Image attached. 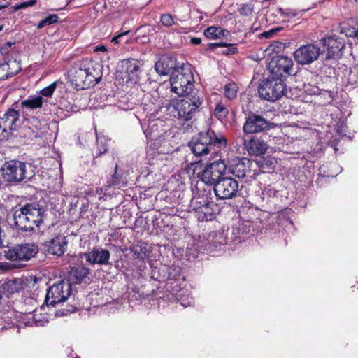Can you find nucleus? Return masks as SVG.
Returning <instances> with one entry per match:
<instances>
[{
	"label": "nucleus",
	"mask_w": 358,
	"mask_h": 358,
	"mask_svg": "<svg viewBox=\"0 0 358 358\" xmlns=\"http://www.w3.org/2000/svg\"><path fill=\"white\" fill-rule=\"evenodd\" d=\"M102 75L101 66L87 58L77 61L69 71V80L77 90L95 86L101 81Z\"/></svg>",
	"instance_id": "obj_1"
},
{
	"label": "nucleus",
	"mask_w": 358,
	"mask_h": 358,
	"mask_svg": "<svg viewBox=\"0 0 358 358\" xmlns=\"http://www.w3.org/2000/svg\"><path fill=\"white\" fill-rule=\"evenodd\" d=\"M45 212L38 203H26L14 212V225L22 231H34L43 222Z\"/></svg>",
	"instance_id": "obj_2"
},
{
	"label": "nucleus",
	"mask_w": 358,
	"mask_h": 358,
	"mask_svg": "<svg viewBox=\"0 0 358 358\" xmlns=\"http://www.w3.org/2000/svg\"><path fill=\"white\" fill-rule=\"evenodd\" d=\"M227 145L226 139L222 136H217L212 130L200 132L192 137L188 143L192 153L197 157L205 156L209 153L215 154L217 149H221Z\"/></svg>",
	"instance_id": "obj_3"
},
{
	"label": "nucleus",
	"mask_w": 358,
	"mask_h": 358,
	"mask_svg": "<svg viewBox=\"0 0 358 358\" xmlns=\"http://www.w3.org/2000/svg\"><path fill=\"white\" fill-rule=\"evenodd\" d=\"M183 99L180 100L174 106L176 114L174 117L183 122L182 128L188 131L192 128L193 117L197 109L203 103L202 96L199 93H189L187 95L182 96Z\"/></svg>",
	"instance_id": "obj_4"
},
{
	"label": "nucleus",
	"mask_w": 358,
	"mask_h": 358,
	"mask_svg": "<svg viewBox=\"0 0 358 358\" xmlns=\"http://www.w3.org/2000/svg\"><path fill=\"white\" fill-rule=\"evenodd\" d=\"M3 180L10 184H18L31 179L34 173L29 164L19 160L6 162L1 167Z\"/></svg>",
	"instance_id": "obj_5"
},
{
	"label": "nucleus",
	"mask_w": 358,
	"mask_h": 358,
	"mask_svg": "<svg viewBox=\"0 0 358 358\" xmlns=\"http://www.w3.org/2000/svg\"><path fill=\"white\" fill-rule=\"evenodd\" d=\"M38 251V245L36 243L29 242L8 246L3 250V254L6 259L19 263L15 267H22L24 264L20 262H29L36 256Z\"/></svg>",
	"instance_id": "obj_6"
},
{
	"label": "nucleus",
	"mask_w": 358,
	"mask_h": 358,
	"mask_svg": "<svg viewBox=\"0 0 358 358\" xmlns=\"http://www.w3.org/2000/svg\"><path fill=\"white\" fill-rule=\"evenodd\" d=\"M286 85L280 78L268 77L262 81L258 87L259 96L268 101H275L285 94Z\"/></svg>",
	"instance_id": "obj_7"
},
{
	"label": "nucleus",
	"mask_w": 358,
	"mask_h": 358,
	"mask_svg": "<svg viewBox=\"0 0 358 358\" xmlns=\"http://www.w3.org/2000/svg\"><path fill=\"white\" fill-rule=\"evenodd\" d=\"M227 170V165L222 160H216L208 164L204 169L197 173L198 178L207 185L215 187L222 179Z\"/></svg>",
	"instance_id": "obj_8"
},
{
	"label": "nucleus",
	"mask_w": 358,
	"mask_h": 358,
	"mask_svg": "<svg viewBox=\"0 0 358 358\" xmlns=\"http://www.w3.org/2000/svg\"><path fill=\"white\" fill-rule=\"evenodd\" d=\"M71 293V284L69 280H62L51 285L47 292L45 302L48 306H55L64 302Z\"/></svg>",
	"instance_id": "obj_9"
},
{
	"label": "nucleus",
	"mask_w": 358,
	"mask_h": 358,
	"mask_svg": "<svg viewBox=\"0 0 358 358\" xmlns=\"http://www.w3.org/2000/svg\"><path fill=\"white\" fill-rule=\"evenodd\" d=\"M171 91L179 96L187 95L189 93H199L193 90L194 78L190 72H182L180 70L170 78Z\"/></svg>",
	"instance_id": "obj_10"
},
{
	"label": "nucleus",
	"mask_w": 358,
	"mask_h": 358,
	"mask_svg": "<svg viewBox=\"0 0 358 358\" xmlns=\"http://www.w3.org/2000/svg\"><path fill=\"white\" fill-rule=\"evenodd\" d=\"M272 124L262 115L250 111L245 116L243 131L245 134L262 133L272 128Z\"/></svg>",
	"instance_id": "obj_11"
},
{
	"label": "nucleus",
	"mask_w": 358,
	"mask_h": 358,
	"mask_svg": "<svg viewBox=\"0 0 358 358\" xmlns=\"http://www.w3.org/2000/svg\"><path fill=\"white\" fill-rule=\"evenodd\" d=\"M293 61L292 58L284 55L273 56L268 63V69L272 76L286 78L292 74Z\"/></svg>",
	"instance_id": "obj_12"
},
{
	"label": "nucleus",
	"mask_w": 358,
	"mask_h": 358,
	"mask_svg": "<svg viewBox=\"0 0 358 358\" xmlns=\"http://www.w3.org/2000/svg\"><path fill=\"white\" fill-rule=\"evenodd\" d=\"M192 210L199 222L212 220L214 217V204L206 196H199L192 200Z\"/></svg>",
	"instance_id": "obj_13"
},
{
	"label": "nucleus",
	"mask_w": 358,
	"mask_h": 358,
	"mask_svg": "<svg viewBox=\"0 0 358 358\" xmlns=\"http://www.w3.org/2000/svg\"><path fill=\"white\" fill-rule=\"evenodd\" d=\"M215 196L219 199H230L237 196L238 183L231 177L224 176L213 188Z\"/></svg>",
	"instance_id": "obj_14"
},
{
	"label": "nucleus",
	"mask_w": 358,
	"mask_h": 358,
	"mask_svg": "<svg viewBox=\"0 0 358 358\" xmlns=\"http://www.w3.org/2000/svg\"><path fill=\"white\" fill-rule=\"evenodd\" d=\"M321 54V49L319 46L308 43L300 46L294 52L295 61L302 66L308 65L316 61Z\"/></svg>",
	"instance_id": "obj_15"
},
{
	"label": "nucleus",
	"mask_w": 358,
	"mask_h": 358,
	"mask_svg": "<svg viewBox=\"0 0 358 358\" xmlns=\"http://www.w3.org/2000/svg\"><path fill=\"white\" fill-rule=\"evenodd\" d=\"M162 272L166 273V275L164 274L162 278L159 277L154 278L157 280H173L170 282V287L173 292H178L181 290V285L180 281L185 280V276L182 275V269L178 265L173 263L171 266H163L162 268L159 269Z\"/></svg>",
	"instance_id": "obj_16"
},
{
	"label": "nucleus",
	"mask_w": 358,
	"mask_h": 358,
	"mask_svg": "<svg viewBox=\"0 0 358 358\" xmlns=\"http://www.w3.org/2000/svg\"><path fill=\"white\" fill-rule=\"evenodd\" d=\"M180 69L184 70L183 67L178 66L176 58L166 55L162 56L155 65V71L160 76L170 75L171 77Z\"/></svg>",
	"instance_id": "obj_17"
},
{
	"label": "nucleus",
	"mask_w": 358,
	"mask_h": 358,
	"mask_svg": "<svg viewBox=\"0 0 358 358\" xmlns=\"http://www.w3.org/2000/svg\"><path fill=\"white\" fill-rule=\"evenodd\" d=\"M321 41L323 45L326 46L328 50L325 60L324 61V64L327 65L328 61L333 59L343 50L345 46V42L342 38L336 35L323 38Z\"/></svg>",
	"instance_id": "obj_18"
},
{
	"label": "nucleus",
	"mask_w": 358,
	"mask_h": 358,
	"mask_svg": "<svg viewBox=\"0 0 358 358\" xmlns=\"http://www.w3.org/2000/svg\"><path fill=\"white\" fill-rule=\"evenodd\" d=\"M245 149L250 155L259 156L266 152L268 145L262 137H250L243 139Z\"/></svg>",
	"instance_id": "obj_19"
},
{
	"label": "nucleus",
	"mask_w": 358,
	"mask_h": 358,
	"mask_svg": "<svg viewBox=\"0 0 358 358\" xmlns=\"http://www.w3.org/2000/svg\"><path fill=\"white\" fill-rule=\"evenodd\" d=\"M252 162L248 158H236L232 160L229 172L238 178H244L251 173Z\"/></svg>",
	"instance_id": "obj_20"
},
{
	"label": "nucleus",
	"mask_w": 358,
	"mask_h": 358,
	"mask_svg": "<svg viewBox=\"0 0 358 358\" xmlns=\"http://www.w3.org/2000/svg\"><path fill=\"white\" fill-rule=\"evenodd\" d=\"M86 261L91 264L108 265L110 253L101 248H94L90 252L83 254Z\"/></svg>",
	"instance_id": "obj_21"
},
{
	"label": "nucleus",
	"mask_w": 358,
	"mask_h": 358,
	"mask_svg": "<svg viewBox=\"0 0 358 358\" xmlns=\"http://www.w3.org/2000/svg\"><path fill=\"white\" fill-rule=\"evenodd\" d=\"M66 238L63 235H57L55 238L45 241L43 244L44 249L49 254L62 256L66 251L67 245Z\"/></svg>",
	"instance_id": "obj_22"
},
{
	"label": "nucleus",
	"mask_w": 358,
	"mask_h": 358,
	"mask_svg": "<svg viewBox=\"0 0 358 358\" xmlns=\"http://www.w3.org/2000/svg\"><path fill=\"white\" fill-rule=\"evenodd\" d=\"M278 192L270 185L264 187L262 189V199L265 203L262 206L266 208L270 213H274L280 210V207L276 206V201L278 200Z\"/></svg>",
	"instance_id": "obj_23"
},
{
	"label": "nucleus",
	"mask_w": 358,
	"mask_h": 358,
	"mask_svg": "<svg viewBox=\"0 0 358 358\" xmlns=\"http://www.w3.org/2000/svg\"><path fill=\"white\" fill-rule=\"evenodd\" d=\"M166 131L164 122L162 120H150L148 128L145 131L147 138L156 140L161 137Z\"/></svg>",
	"instance_id": "obj_24"
},
{
	"label": "nucleus",
	"mask_w": 358,
	"mask_h": 358,
	"mask_svg": "<svg viewBox=\"0 0 358 358\" xmlns=\"http://www.w3.org/2000/svg\"><path fill=\"white\" fill-rule=\"evenodd\" d=\"M19 120V111L14 108H9L3 113V116L0 117L1 122L3 124L4 127L7 128L10 133L16 129Z\"/></svg>",
	"instance_id": "obj_25"
},
{
	"label": "nucleus",
	"mask_w": 358,
	"mask_h": 358,
	"mask_svg": "<svg viewBox=\"0 0 358 358\" xmlns=\"http://www.w3.org/2000/svg\"><path fill=\"white\" fill-rule=\"evenodd\" d=\"M21 69L20 62L17 60L10 59L8 62L0 64V80H6L16 75Z\"/></svg>",
	"instance_id": "obj_26"
},
{
	"label": "nucleus",
	"mask_w": 358,
	"mask_h": 358,
	"mask_svg": "<svg viewBox=\"0 0 358 358\" xmlns=\"http://www.w3.org/2000/svg\"><path fill=\"white\" fill-rule=\"evenodd\" d=\"M22 289V285L20 279L14 278L12 280L0 281V290L1 294L3 293L6 294L8 297L18 292Z\"/></svg>",
	"instance_id": "obj_27"
},
{
	"label": "nucleus",
	"mask_w": 358,
	"mask_h": 358,
	"mask_svg": "<svg viewBox=\"0 0 358 358\" xmlns=\"http://www.w3.org/2000/svg\"><path fill=\"white\" fill-rule=\"evenodd\" d=\"M227 238L225 237L224 232H212L208 235V245H206V250L212 251L217 250L219 247L227 243Z\"/></svg>",
	"instance_id": "obj_28"
},
{
	"label": "nucleus",
	"mask_w": 358,
	"mask_h": 358,
	"mask_svg": "<svg viewBox=\"0 0 358 358\" xmlns=\"http://www.w3.org/2000/svg\"><path fill=\"white\" fill-rule=\"evenodd\" d=\"M90 274V270L85 265L74 266L71 268L69 273L70 278L76 283H81L85 281L87 276Z\"/></svg>",
	"instance_id": "obj_29"
},
{
	"label": "nucleus",
	"mask_w": 358,
	"mask_h": 358,
	"mask_svg": "<svg viewBox=\"0 0 358 358\" xmlns=\"http://www.w3.org/2000/svg\"><path fill=\"white\" fill-rule=\"evenodd\" d=\"M131 250L135 258L141 260H144L151 257L152 248L146 243L136 245L131 248Z\"/></svg>",
	"instance_id": "obj_30"
},
{
	"label": "nucleus",
	"mask_w": 358,
	"mask_h": 358,
	"mask_svg": "<svg viewBox=\"0 0 358 358\" xmlns=\"http://www.w3.org/2000/svg\"><path fill=\"white\" fill-rule=\"evenodd\" d=\"M229 34L228 30L215 26L210 27L204 31V35L208 39H218Z\"/></svg>",
	"instance_id": "obj_31"
},
{
	"label": "nucleus",
	"mask_w": 358,
	"mask_h": 358,
	"mask_svg": "<svg viewBox=\"0 0 358 358\" xmlns=\"http://www.w3.org/2000/svg\"><path fill=\"white\" fill-rule=\"evenodd\" d=\"M43 99L41 96H29L28 99L21 102V106L30 110L41 108Z\"/></svg>",
	"instance_id": "obj_32"
},
{
	"label": "nucleus",
	"mask_w": 358,
	"mask_h": 358,
	"mask_svg": "<svg viewBox=\"0 0 358 358\" xmlns=\"http://www.w3.org/2000/svg\"><path fill=\"white\" fill-rule=\"evenodd\" d=\"M125 71L130 80L138 78L140 66L135 59H128L124 62Z\"/></svg>",
	"instance_id": "obj_33"
},
{
	"label": "nucleus",
	"mask_w": 358,
	"mask_h": 358,
	"mask_svg": "<svg viewBox=\"0 0 358 358\" xmlns=\"http://www.w3.org/2000/svg\"><path fill=\"white\" fill-rule=\"evenodd\" d=\"M108 139L105 136H96V144L93 150V155L95 158L101 156L108 151Z\"/></svg>",
	"instance_id": "obj_34"
},
{
	"label": "nucleus",
	"mask_w": 358,
	"mask_h": 358,
	"mask_svg": "<svg viewBox=\"0 0 358 358\" xmlns=\"http://www.w3.org/2000/svg\"><path fill=\"white\" fill-rule=\"evenodd\" d=\"M125 183V180H124L122 174L118 172V166L115 165L113 173L106 180V184L105 185L106 187H110L113 186H118L121 184L124 185Z\"/></svg>",
	"instance_id": "obj_35"
},
{
	"label": "nucleus",
	"mask_w": 358,
	"mask_h": 358,
	"mask_svg": "<svg viewBox=\"0 0 358 358\" xmlns=\"http://www.w3.org/2000/svg\"><path fill=\"white\" fill-rule=\"evenodd\" d=\"M231 231V237L229 238L232 241H236L241 239V236L246 234L245 229H244L243 224L238 222L234 224Z\"/></svg>",
	"instance_id": "obj_36"
},
{
	"label": "nucleus",
	"mask_w": 358,
	"mask_h": 358,
	"mask_svg": "<svg viewBox=\"0 0 358 358\" xmlns=\"http://www.w3.org/2000/svg\"><path fill=\"white\" fill-rule=\"evenodd\" d=\"M238 90V87L235 83H229L224 86V96L229 100H233L236 98Z\"/></svg>",
	"instance_id": "obj_37"
},
{
	"label": "nucleus",
	"mask_w": 358,
	"mask_h": 358,
	"mask_svg": "<svg viewBox=\"0 0 358 358\" xmlns=\"http://www.w3.org/2000/svg\"><path fill=\"white\" fill-rule=\"evenodd\" d=\"M59 22V17L56 14H50L44 19L41 20L37 24L38 29H42L45 27L56 24Z\"/></svg>",
	"instance_id": "obj_38"
},
{
	"label": "nucleus",
	"mask_w": 358,
	"mask_h": 358,
	"mask_svg": "<svg viewBox=\"0 0 358 358\" xmlns=\"http://www.w3.org/2000/svg\"><path fill=\"white\" fill-rule=\"evenodd\" d=\"M78 308L76 306L70 305L68 308H61L55 312L56 317L66 316L71 313L77 311Z\"/></svg>",
	"instance_id": "obj_39"
},
{
	"label": "nucleus",
	"mask_w": 358,
	"mask_h": 358,
	"mask_svg": "<svg viewBox=\"0 0 358 358\" xmlns=\"http://www.w3.org/2000/svg\"><path fill=\"white\" fill-rule=\"evenodd\" d=\"M57 83H58L57 81L53 82L50 85L42 89L40 91L41 94L43 96L50 97L52 95L54 91L55 90Z\"/></svg>",
	"instance_id": "obj_40"
},
{
	"label": "nucleus",
	"mask_w": 358,
	"mask_h": 358,
	"mask_svg": "<svg viewBox=\"0 0 358 358\" xmlns=\"http://www.w3.org/2000/svg\"><path fill=\"white\" fill-rule=\"evenodd\" d=\"M142 34V37H146L148 36H152L156 33L155 29L153 27L148 25H144L138 27L136 30Z\"/></svg>",
	"instance_id": "obj_41"
},
{
	"label": "nucleus",
	"mask_w": 358,
	"mask_h": 358,
	"mask_svg": "<svg viewBox=\"0 0 358 358\" xmlns=\"http://www.w3.org/2000/svg\"><path fill=\"white\" fill-rule=\"evenodd\" d=\"M37 0H27L23 2L18 3L13 6V9L16 11L21 9H25L28 7L34 6Z\"/></svg>",
	"instance_id": "obj_42"
},
{
	"label": "nucleus",
	"mask_w": 358,
	"mask_h": 358,
	"mask_svg": "<svg viewBox=\"0 0 358 358\" xmlns=\"http://www.w3.org/2000/svg\"><path fill=\"white\" fill-rule=\"evenodd\" d=\"M238 12L243 16H250L253 13V6L251 3H243L241 6Z\"/></svg>",
	"instance_id": "obj_43"
},
{
	"label": "nucleus",
	"mask_w": 358,
	"mask_h": 358,
	"mask_svg": "<svg viewBox=\"0 0 358 358\" xmlns=\"http://www.w3.org/2000/svg\"><path fill=\"white\" fill-rule=\"evenodd\" d=\"M160 22L166 27H171L175 23L173 17L170 14H162L160 17Z\"/></svg>",
	"instance_id": "obj_44"
},
{
	"label": "nucleus",
	"mask_w": 358,
	"mask_h": 358,
	"mask_svg": "<svg viewBox=\"0 0 358 358\" xmlns=\"http://www.w3.org/2000/svg\"><path fill=\"white\" fill-rule=\"evenodd\" d=\"M228 113L227 109L222 104H217L215 108V115L220 118L226 117Z\"/></svg>",
	"instance_id": "obj_45"
},
{
	"label": "nucleus",
	"mask_w": 358,
	"mask_h": 358,
	"mask_svg": "<svg viewBox=\"0 0 358 358\" xmlns=\"http://www.w3.org/2000/svg\"><path fill=\"white\" fill-rule=\"evenodd\" d=\"M278 11L282 16L287 17L289 19L293 18L296 16L295 12H294L293 10H289V9L285 10L282 8H279Z\"/></svg>",
	"instance_id": "obj_46"
},
{
	"label": "nucleus",
	"mask_w": 358,
	"mask_h": 358,
	"mask_svg": "<svg viewBox=\"0 0 358 358\" xmlns=\"http://www.w3.org/2000/svg\"><path fill=\"white\" fill-rule=\"evenodd\" d=\"M224 47L227 48L226 50L223 51V54L225 55H233L237 52V48L235 44H227Z\"/></svg>",
	"instance_id": "obj_47"
},
{
	"label": "nucleus",
	"mask_w": 358,
	"mask_h": 358,
	"mask_svg": "<svg viewBox=\"0 0 358 358\" xmlns=\"http://www.w3.org/2000/svg\"><path fill=\"white\" fill-rule=\"evenodd\" d=\"M282 29V27L274 28V29L269 30L268 31L264 32L263 36H265L266 38H271L275 33H276Z\"/></svg>",
	"instance_id": "obj_48"
},
{
	"label": "nucleus",
	"mask_w": 358,
	"mask_h": 358,
	"mask_svg": "<svg viewBox=\"0 0 358 358\" xmlns=\"http://www.w3.org/2000/svg\"><path fill=\"white\" fill-rule=\"evenodd\" d=\"M22 131L24 133V134L29 135V137L30 138L36 136V134L31 129L30 127H24L22 129Z\"/></svg>",
	"instance_id": "obj_49"
},
{
	"label": "nucleus",
	"mask_w": 358,
	"mask_h": 358,
	"mask_svg": "<svg viewBox=\"0 0 358 358\" xmlns=\"http://www.w3.org/2000/svg\"><path fill=\"white\" fill-rule=\"evenodd\" d=\"M225 45H227L226 43H209V45H208L209 48L213 49V50L216 49L219 47H223Z\"/></svg>",
	"instance_id": "obj_50"
},
{
	"label": "nucleus",
	"mask_w": 358,
	"mask_h": 358,
	"mask_svg": "<svg viewBox=\"0 0 358 358\" xmlns=\"http://www.w3.org/2000/svg\"><path fill=\"white\" fill-rule=\"evenodd\" d=\"M190 42L194 45H199L201 43V38L197 37H193L191 38Z\"/></svg>",
	"instance_id": "obj_51"
},
{
	"label": "nucleus",
	"mask_w": 358,
	"mask_h": 358,
	"mask_svg": "<svg viewBox=\"0 0 358 358\" xmlns=\"http://www.w3.org/2000/svg\"><path fill=\"white\" fill-rule=\"evenodd\" d=\"M129 32V31H125V32H123V33H122V34H119L117 36L114 37V38H113L112 41H114V42H115V43H117V42H118V38H119L120 37H121V36H124V35L127 34Z\"/></svg>",
	"instance_id": "obj_52"
},
{
	"label": "nucleus",
	"mask_w": 358,
	"mask_h": 358,
	"mask_svg": "<svg viewBox=\"0 0 358 358\" xmlns=\"http://www.w3.org/2000/svg\"><path fill=\"white\" fill-rule=\"evenodd\" d=\"M96 51L106 52L107 48L104 45H98L96 48Z\"/></svg>",
	"instance_id": "obj_53"
},
{
	"label": "nucleus",
	"mask_w": 358,
	"mask_h": 358,
	"mask_svg": "<svg viewBox=\"0 0 358 358\" xmlns=\"http://www.w3.org/2000/svg\"><path fill=\"white\" fill-rule=\"evenodd\" d=\"M8 4H0V10H1L3 8H7Z\"/></svg>",
	"instance_id": "obj_54"
},
{
	"label": "nucleus",
	"mask_w": 358,
	"mask_h": 358,
	"mask_svg": "<svg viewBox=\"0 0 358 358\" xmlns=\"http://www.w3.org/2000/svg\"><path fill=\"white\" fill-rule=\"evenodd\" d=\"M6 71H1V75L6 74Z\"/></svg>",
	"instance_id": "obj_55"
},
{
	"label": "nucleus",
	"mask_w": 358,
	"mask_h": 358,
	"mask_svg": "<svg viewBox=\"0 0 358 358\" xmlns=\"http://www.w3.org/2000/svg\"><path fill=\"white\" fill-rule=\"evenodd\" d=\"M99 190H100L99 194L101 195L102 194V192H103V188L102 187L100 188Z\"/></svg>",
	"instance_id": "obj_56"
},
{
	"label": "nucleus",
	"mask_w": 358,
	"mask_h": 358,
	"mask_svg": "<svg viewBox=\"0 0 358 358\" xmlns=\"http://www.w3.org/2000/svg\"><path fill=\"white\" fill-rule=\"evenodd\" d=\"M196 257H197V255H193V258H196Z\"/></svg>",
	"instance_id": "obj_57"
},
{
	"label": "nucleus",
	"mask_w": 358,
	"mask_h": 358,
	"mask_svg": "<svg viewBox=\"0 0 358 358\" xmlns=\"http://www.w3.org/2000/svg\"><path fill=\"white\" fill-rule=\"evenodd\" d=\"M2 29H3L2 27L0 26V31L2 30Z\"/></svg>",
	"instance_id": "obj_58"
},
{
	"label": "nucleus",
	"mask_w": 358,
	"mask_h": 358,
	"mask_svg": "<svg viewBox=\"0 0 358 358\" xmlns=\"http://www.w3.org/2000/svg\"><path fill=\"white\" fill-rule=\"evenodd\" d=\"M356 1H358V0H355Z\"/></svg>",
	"instance_id": "obj_59"
},
{
	"label": "nucleus",
	"mask_w": 358,
	"mask_h": 358,
	"mask_svg": "<svg viewBox=\"0 0 358 358\" xmlns=\"http://www.w3.org/2000/svg\"><path fill=\"white\" fill-rule=\"evenodd\" d=\"M76 358H80V357H76Z\"/></svg>",
	"instance_id": "obj_60"
}]
</instances>
